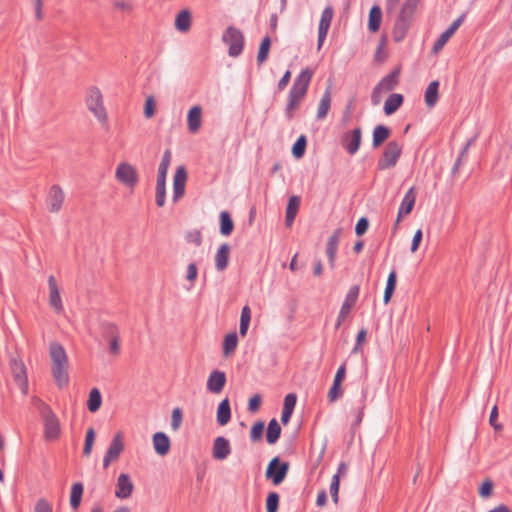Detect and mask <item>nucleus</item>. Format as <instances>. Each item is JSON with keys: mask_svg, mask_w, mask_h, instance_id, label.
<instances>
[{"mask_svg": "<svg viewBox=\"0 0 512 512\" xmlns=\"http://www.w3.org/2000/svg\"><path fill=\"white\" fill-rule=\"evenodd\" d=\"M231 419V408L228 398L222 400L217 408V422L221 426H225Z\"/></svg>", "mask_w": 512, "mask_h": 512, "instance_id": "nucleus-28", "label": "nucleus"}, {"mask_svg": "<svg viewBox=\"0 0 512 512\" xmlns=\"http://www.w3.org/2000/svg\"><path fill=\"white\" fill-rule=\"evenodd\" d=\"M198 277V268L195 263H190L186 269L185 279L190 283L187 290H191L194 287V283Z\"/></svg>", "mask_w": 512, "mask_h": 512, "instance_id": "nucleus-45", "label": "nucleus"}, {"mask_svg": "<svg viewBox=\"0 0 512 512\" xmlns=\"http://www.w3.org/2000/svg\"><path fill=\"white\" fill-rule=\"evenodd\" d=\"M312 76L313 71L309 68H305L295 78L289 91L288 101L285 108V115L289 120L294 117L295 111L299 108L302 100L304 99Z\"/></svg>", "mask_w": 512, "mask_h": 512, "instance_id": "nucleus-1", "label": "nucleus"}, {"mask_svg": "<svg viewBox=\"0 0 512 512\" xmlns=\"http://www.w3.org/2000/svg\"><path fill=\"white\" fill-rule=\"evenodd\" d=\"M261 404V396L259 394H255L249 399L248 410L250 412H256Z\"/></svg>", "mask_w": 512, "mask_h": 512, "instance_id": "nucleus-59", "label": "nucleus"}, {"mask_svg": "<svg viewBox=\"0 0 512 512\" xmlns=\"http://www.w3.org/2000/svg\"><path fill=\"white\" fill-rule=\"evenodd\" d=\"M464 15H461L460 17H458L447 29L446 31L451 35L453 36L454 33L457 31V29L460 27V25L462 24L463 20H464Z\"/></svg>", "mask_w": 512, "mask_h": 512, "instance_id": "nucleus-63", "label": "nucleus"}, {"mask_svg": "<svg viewBox=\"0 0 512 512\" xmlns=\"http://www.w3.org/2000/svg\"><path fill=\"white\" fill-rule=\"evenodd\" d=\"M411 21L412 20L401 15L397 17L392 31V37L395 42L403 41L410 28Z\"/></svg>", "mask_w": 512, "mask_h": 512, "instance_id": "nucleus-24", "label": "nucleus"}, {"mask_svg": "<svg viewBox=\"0 0 512 512\" xmlns=\"http://www.w3.org/2000/svg\"><path fill=\"white\" fill-rule=\"evenodd\" d=\"M225 384V373L219 370H214L208 376L206 387L209 392L213 394H219L222 392Z\"/></svg>", "mask_w": 512, "mask_h": 512, "instance_id": "nucleus-20", "label": "nucleus"}, {"mask_svg": "<svg viewBox=\"0 0 512 512\" xmlns=\"http://www.w3.org/2000/svg\"><path fill=\"white\" fill-rule=\"evenodd\" d=\"M359 295V286L354 285L352 286L346 297L345 300L341 306L338 319H337V327L341 325L342 321L349 315L352 307L355 305L357 298Z\"/></svg>", "mask_w": 512, "mask_h": 512, "instance_id": "nucleus-14", "label": "nucleus"}, {"mask_svg": "<svg viewBox=\"0 0 512 512\" xmlns=\"http://www.w3.org/2000/svg\"><path fill=\"white\" fill-rule=\"evenodd\" d=\"M297 397L293 393H289L284 398V406L283 409L290 410L293 412L296 405Z\"/></svg>", "mask_w": 512, "mask_h": 512, "instance_id": "nucleus-57", "label": "nucleus"}, {"mask_svg": "<svg viewBox=\"0 0 512 512\" xmlns=\"http://www.w3.org/2000/svg\"><path fill=\"white\" fill-rule=\"evenodd\" d=\"M279 504V495L276 492L269 493L266 500L267 512H277Z\"/></svg>", "mask_w": 512, "mask_h": 512, "instance_id": "nucleus-47", "label": "nucleus"}, {"mask_svg": "<svg viewBox=\"0 0 512 512\" xmlns=\"http://www.w3.org/2000/svg\"><path fill=\"white\" fill-rule=\"evenodd\" d=\"M452 36L445 30L433 45V52H440Z\"/></svg>", "mask_w": 512, "mask_h": 512, "instance_id": "nucleus-48", "label": "nucleus"}, {"mask_svg": "<svg viewBox=\"0 0 512 512\" xmlns=\"http://www.w3.org/2000/svg\"><path fill=\"white\" fill-rule=\"evenodd\" d=\"M341 236V230L337 229L333 232V234L329 237L327 241L326 253L328 256L329 264L331 268L335 266V259L338 249V243Z\"/></svg>", "mask_w": 512, "mask_h": 512, "instance_id": "nucleus-25", "label": "nucleus"}, {"mask_svg": "<svg viewBox=\"0 0 512 512\" xmlns=\"http://www.w3.org/2000/svg\"><path fill=\"white\" fill-rule=\"evenodd\" d=\"M396 272L393 270L389 273L388 275V279H387V283H386V288H385V291H384V297H383V301L385 304H387L392 295H393V292L395 290V287H396Z\"/></svg>", "mask_w": 512, "mask_h": 512, "instance_id": "nucleus-42", "label": "nucleus"}, {"mask_svg": "<svg viewBox=\"0 0 512 512\" xmlns=\"http://www.w3.org/2000/svg\"><path fill=\"white\" fill-rule=\"evenodd\" d=\"M155 114V100L149 96L145 101L144 115L146 118H152Z\"/></svg>", "mask_w": 512, "mask_h": 512, "instance_id": "nucleus-55", "label": "nucleus"}, {"mask_svg": "<svg viewBox=\"0 0 512 512\" xmlns=\"http://www.w3.org/2000/svg\"><path fill=\"white\" fill-rule=\"evenodd\" d=\"M48 287H49V304L52 309L57 313H61L63 311V303L60 296V291L56 282V279L53 275L48 277Z\"/></svg>", "mask_w": 512, "mask_h": 512, "instance_id": "nucleus-18", "label": "nucleus"}, {"mask_svg": "<svg viewBox=\"0 0 512 512\" xmlns=\"http://www.w3.org/2000/svg\"><path fill=\"white\" fill-rule=\"evenodd\" d=\"M115 178L126 188L133 190L138 183L136 168L128 162H120L115 170Z\"/></svg>", "mask_w": 512, "mask_h": 512, "instance_id": "nucleus-7", "label": "nucleus"}, {"mask_svg": "<svg viewBox=\"0 0 512 512\" xmlns=\"http://www.w3.org/2000/svg\"><path fill=\"white\" fill-rule=\"evenodd\" d=\"M182 422V411L180 408H175L172 411V417H171V428L174 431H177L180 428Z\"/></svg>", "mask_w": 512, "mask_h": 512, "instance_id": "nucleus-53", "label": "nucleus"}, {"mask_svg": "<svg viewBox=\"0 0 512 512\" xmlns=\"http://www.w3.org/2000/svg\"><path fill=\"white\" fill-rule=\"evenodd\" d=\"M222 40L229 46L228 54L231 57H238L244 47L243 33L234 26H229L223 33Z\"/></svg>", "mask_w": 512, "mask_h": 512, "instance_id": "nucleus-5", "label": "nucleus"}, {"mask_svg": "<svg viewBox=\"0 0 512 512\" xmlns=\"http://www.w3.org/2000/svg\"><path fill=\"white\" fill-rule=\"evenodd\" d=\"M342 396V389L340 383L333 382L329 392H328V399L330 402H335Z\"/></svg>", "mask_w": 512, "mask_h": 512, "instance_id": "nucleus-50", "label": "nucleus"}, {"mask_svg": "<svg viewBox=\"0 0 512 512\" xmlns=\"http://www.w3.org/2000/svg\"><path fill=\"white\" fill-rule=\"evenodd\" d=\"M134 490V484L130 476L126 473H121L116 482L115 496L118 499H128Z\"/></svg>", "mask_w": 512, "mask_h": 512, "instance_id": "nucleus-16", "label": "nucleus"}, {"mask_svg": "<svg viewBox=\"0 0 512 512\" xmlns=\"http://www.w3.org/2000/svg\"><path fill=\"white\" fill-rule=\"evenodd\" d=\"M420 0H405L399 15L412 20Z\"/></svg>", "mask_w": 512, "mask_h": 512, "instance_id": "nucleus-43", "label": "nucleus"}, {"mask_svg": "<svg viewBox=\"0 0 512 512\" xmlns=\"http://www.w3.org/2000/svg\"><path fill=\"white\" fill-rule=\"evenodd\" d=\"M43 418L45 438L48 440L57 439L60 435V423L56 415L50 410L49 407H45Z\"/></svg>", "mask_w": 512, "mask_h": 512, "instance_id": "nucleus-10", "label": "nucleus"}, {"mask_svg": "<svg viewBox=\"0 0 512 512\" xmlns=\"http://www.w3.org/2000/svg\"><path fill=\"white\" fill-rule=\"evenodd\" d=\"M402 148V145L398 141L388 142L382 156L378 160V168L380 170H386L394 167L402 154Z\"/></svg>", "mask_w": 512, "mask_h": 512, "instance_id": "nucleus-6", "label": "nucleus"}, {"mask_svg": "<svg viewBox=\"0 0 512 512\" xmlns=\"http://www.w3.org/2000/svg\"><path fill=\"white\" fill-rule=\"evenodd\" d=\"M291 78V72L288 70L284 73L282 78L278 82V89L282 91L289 83Z\"/></svg>", "mask_w": 512, "mask_h": 512, "instance_id": "nucleus-64", "label": "nucleus"}, {"mask_svg": "<svg viewBox=\"0 0 512 512\" xmlns=\"http://www.w3.org/2000/svg\"><path fill=\"white\" fill-rule=\"evenodd\" d=\"M399 74H400V70L399 69H395L392 73H390L389 75L385 76L377 84V86H379L383 92H388V91L393 90L397 86V84H398Z\"/></svg>", "mask_w": 512, "mask_h": 512, "instance_id": "nucleus-30", "label": "nucleus"}, {"mask_svg": "<svg viewBox=\"0 0 512 512\" xmlns=\"http://www.w3.org/2000/svg\"><path fill=\"white\" fill-rule=\"evenodd\" d=\"M334 17V10L331 6H327L322 14L319 21V27H318V43H317V49L320 50L323 46V43L326 39V36L328 34V31L331 26V22Z\"/></svg>", "mask_w": 512, "mask_h": 512, "instance_id": "nucleus-12", "label": "nucleus"}, {"mask_svg": "<svg viewBox=\"0 0 512 512\" xmlns=\"http://www.w3.org/2000/svg\"><path fill=\"white\" fill-rule=\"evenodd\" d=\"M438 88V81H432L426 88L424 99L429 108L434 107L438 101Z\"/></svg>", "mask_w": 512, "mask_h": 512, "instance_id": "nucleus-33", "label": "nucleus"}, {"mask_svg": "<svg viewBox=\"0 0 512 512\" xmlns=\"http://www.w3.org/2000/svg\"><path fill=\"white\" fill-rule=\"evenodd\" d=\"M289 470L288 462H281L278 457L273 458L268 464L266 477L271 479L274 485H279L285 479Z\"/></svg>", "mask_w": 512, "mask_h": 512, "instance_id": "nucleus-8", "label": "nucleus"}, {"mask_svg": "<svg viewBox=\"0 0 512 512\" xmlns=\"http://www.w3.org/2000/svg\"><path fill=\"white\" fill-rule=\"evenodd\" d=\"M84 487L82 483L77 482L72 485L70 494V505L73 509H77L80 505Z\"/></svg>", "mask_w": 512, "mask_h": 512, "instance_id": "nucleus-38", "label": "nucleus"}, {"mask_svg": "<svg viewBox=\"0 0 512 512\" xmlns=\"http://www.w3.org/2000/svg\"><path fill=\"white\" fill-rule=\"evenodd\" d=\"M403 103V96L398 93L391 94L384 104V112L386 115L395 113Z\"/></svg>", "mask_w": 512, "mask_h": 512, "instance_id": "nucleus-31", "label": "nucleus"}, {"mask_svg": "<svg viewBox=\"0 0 512 512\" xmlns=\"http://www.w3.org/2000/svg\"><path fill=\"white\" fill-rule=\"evenodd\" d=\"M191 13L189 10H181L175 18V28L179 32H187L191 27Z\"/></svg>", "mask_w": 512, "mask_h": 512, "instance_id": "nucleus-29", "label": "nucleus"}, {"mask_svg": "<svg viewBox=\"0 0 512 512\" xmlns=\"http://www.w3.org/2000/svg\"><path fill=\"white\" fill-rule=\"evenodd\" d=\"M109 333L111 335L110 341H109V350L110 353L114 356H118L120 353V341H119V334L114 326L109 327Z\"/></svg>", "mask_w": 512, "mask_h": 512, "instance_id": "nucleus-41", "label": "nucleus"}, {"mask_svg": "<svg viewBox=\"0 0 512 512\" xmlns=\"http://www.w3.org/2000/svg\"><path fill=\"white\" fill-rule=\"evenodd\" d=\"M113 7L123 12H131L133 10V4L128 0H113Z\"/></svg>", "mask_w": 512, "mask_h": 512, "instance_id": "nucleus-54", "label": "nucleus"}, {"mask_svg": "<svg viewBox=\"0 0 512 512\" xmlns=\"http://www.w3.org/2000/svg\"><path fill=\"white\" fill-rule=\"evenodd\" d=\"M339 486H340L339 474H335L333 476L331 484H330V493H331L332 499L335 503L338 502Z\"/></svg>", "mask_w": 512, "mask_h": 512, "instance_id": "nucleus-52", "label": "nucleus"}, {"mask_svg": "<svg viewBox=\"0 0 512 512\" xmlns=\"http://www.w3.org/2000/svg\"><path fill=\"white\" fill-rule=\"evenodd\" d=\"M330 107H331V95H330V91L326 90L319 102V105H318L317 116H316L317 119L323 120L327 116V114L330 110Z\"/></svg>", "mask_w": 512, "mask_h": 512, "instance_id": "nucleus-35", "label": "nucleus"}, {"mask_svg": "<svg viewBox=\"0 0 512 512\" xmlns=\"http://www.w3.org/2000/svg\"><path fill=\"white\" fill-rule=\"evenodd\" d=\"M231 453V445L228 439L223 436L215 438L212 447V457L215 460H225Z\"/></svg>", "mask_w": 512, "mask_h": 512, "instance_id": "nucleus-19", "label": "nucleus"}, {"mask_svg": "<svg viewBox=\"0 0 512 512\" xmlns=\"http://www.w3.org/2000/svg\"><path fill=\"white\" fill-rule=\"evenodd\" d=\"M234 224L227 211L220 213V233L224 236H228L233 231Z\"/></svg>", "mask_w": 512, "mask_h": 512, "instance_id": "nucleus-39", "label": "nucleus"}, {"mask_svg": "<svg viewBox=\"0 0 512 512\" xmlns=\"http://www.w3.org/2000/svg\"><path fill=\"white\" fill-rule=\"evenodd\" d=\"M153 448L159 456H165L169 453L171 442L169 437L163 432H156L152 437Z\"/></svg>", "mask_w": 512, "mask_h": 512, "instance_id": "nucleus-23", "label": "nucleus"}, {"mask_svg": "<svg viewBox=\"0 0 512 512\" xmlns=\"http://www.w3.org/2000/svg\"><path fill=\"white\" fill-rule=\"evenodd\" d=\"M382 21V11L379 6H373L369 12L368 29L371 32L379 30Z\"/></svg>", "mask_w": 512, "mask_h": 512, "instance_id": "nucleus-34", "label": "nucleus"}, {"mask_svg": "<svg viewBox=\"0 0 512 512\" xmlns=\"http://www.w3.org/2000/svg\"><path fill=\"white\" fill-rule=\"evenodd\" d=\"M237 344H238V337L235 332L229 333L228 335H226L224 338V343H223V354L225 356H228L231 353H233L237 347Z\"/></svg>", "mask_w": 512, "mask_h": 512, "instance_id": "nucleus-40", "label": "nucleus"}, {"mask_svg": "<svg viewBox=\"0 0 512 512\" xmlns=\"http://www.w3.org/2000/svg\"><path fill=\"white\" fill-rule=\"evenodd\" d=\"M202 125V108L199 105L191 107L187 114V128L192 134L197 133Z\"/></svg>", "mask_w": 512, "mask_h": 512, "instance_id": "nucleus-21", "label": "nucleus"}, {"mask_svg": "<svg viewBox=\"0 0 512 512\" xmlns=\"http://www.w3.org/2000/svg\"><path fill=\"white\" fill-rule=\"evenodd\" d=\"M416 201V191L414 187H411L405 194L404 198L399 207L398 217L396 220V225L400 222L401 217L403 215H408L411 213Z\"/></svg>", "mask_w": 512, "mask_h": 512, "instance_id": "nucleus-22", "label": "nucleus"}, {"mask_svg": "<svg viewBox=\"0 0 512 512\" xmlns=\"http://www.w3.org/2000/svg\"><path fill=\"white\" fill-rule=\"evenodd\" d=\"M422 237H423V233H422V230L421 229H418L414 236H413V239H412V243H411V252H416L417 249L419 248V245L421 243V240H422Z\"/></svg>", "mask_w": 512, "mask_h": 512, "instance_id": "nucleus-61", "label": "nucleus"}, {"mask_svg": "<svg viewBox=\"0 0 512 512\" xmlns=\"http://www.w3.org/2000/svg\"><path fill=\"white\" fill-rule=\"evenodd\" d=\"M124 450L123 435L118 432L114 435L106 453L103 458V466L107 468L111 462L117 460Z\"/></svg>", "mask_w": 512, "mask_h": 512, "instance_id": "nucleus-11", "label": "nucleus"}, {"mask_svg": "<svg viewBox=\"0 0 512 512\" xmlns=\"http://www.w3.org/2000/svg\"><path fill=\"white\" fill-rule=\"evenodd\" d=\"M85 105L101 126L108 129V113L104 106L103 94L97 86H91L88 88L85 97Z\"/></svg>", "mask_w": 512, "mask_h": 512, "instance_id": "nucleus-3", "label": "nucleus"}, {"mask_svg": "<svg viewBox=\"0 0 512 512\" xmlns=\"http://www.w3.org/2000/svg\"><path fill=\"white\" fill-rule=\"evenodd\" d=\"M263 430H264V423L259 421V422H256L252 428H251V432H250V437H251V440L252 441H258L261 439L262 437V433H263Z\"/></svg>", "mask_w": 512, "mask_h": 512, "instance_id": "nucleus-51", "label": "nucleus"}, {"mask_svg": "<svg viewBox=\"0 0 512 512\" xmlns=\"http://www.w3.org/2000/svg\"><path fill=\"white\" fill-rule=\"evenodd\" d=\"M390 136V129L384 125H377L373 130L372 145L374 148L379 147Z\"/></svg>", "mask_w": 512, "mask_h": 512, "instance_id": "nucleus-32", "label": "nucleus"}, {"mask_svg": "<svg viewBox=\"0 0 512 512\" xmlns=\"http://www.w3.org/2000/svg\"><path fill=\"white\" fill-rule=\"evenodd\" d=\"M187 172L183 166H179L173 178V201L177 202L185 193Z\"/></svg>", "mask_w": 512, "mask_h": 512, "instance_id": "nucleus-17", "label": "nucleus"}, {"mask_svg": "<svg viewBox=\"0 0 512 512\" xmlns=\"http://www.w3.org/2000/svg\"><path fill=\"white\" fill-rule=\"evenodd\" d=\"M10 366L15 383L21 390L22 394L26 395L28 393V380L25 364L21 359L12 358Z\"/></svg>", "mask_w": 512, "mask_h": 512, "instance_id": "nucleus-9", "label": "nucleus"}, {"mask_svg": "<svg viewBox=\"0 0 512 512\" xmlns=\"http://www.w3.org/2000/svg\"><path fill=\"white\" fill-rule=\"evenodd\" d=\"M65 194L59 185H52L47 195V207L52 213H57L61 210L64 203Z\"/></svg>", "mask_w": 512, "mask_h": 512, "instance_id": "nucleus-13", "label": "nucleus"}, {"mask_svg": "<svg viewBox=\"0 0 512 512\" xmlns=\"http://www.w3.org/2000/svg\"><path fill=\"white\" fill-rule=\"evenodd\" d=\"M171 162V152L166 150L162 156L158 167L157 183H156V204L159 207L164 206L166 199V176Z\"/></svg>", "mask_w": 512, "mask_h": 512, "instance_id": "nucleus-4", "label": "nucleus"}, {"mask_svg": "<svg viewBox=\"0 0 512 512\" xmlns=\"http://www.w3.org/2000/svg\"><path fill=\"white\" fill-rule=\"evenodd\" d=\"M270 45H271L270 38L268 36L263 38V40L261 41L260 47H259L258 55H257V62L259 65H261L263 62L266 61V59L268 57L269 50H270Z\"/></svg>", "mask_w": 512, "mask_h": 512, "instance_id": "nucleus-44", "label": "nucleus"}, {"mask_svg": "<svg viewBox=\"0 0 512 512\" xmlns=\"http://www.w3.org/2000/svg\"><path fill=\"white\" fill-rule=\"evenodd\" d=\"M368 226H369V222H368L367 218H365V217L360 218L355 227L356 234L358 236L363 235L364 233H366Z\"/></svg>", "mask_w": 512, "mask_h": 512, "instance_id": "nucleus-58", "label": "nucleus"}, {"mask_svg": "<svg viewBox=\"0 0 512 512\" xmlns=\"http://www.w3.org/2000/svg\"><path fill=\"white\" fill-rule=\"evenodd\" d=\"M300 207V198L298 196H292L288 200L285 216L286 226H291Z\"/></svg>", "mask_w": 512, "mask_h": 512, "instance_id": "nucleus-27", "label": "nucleus"}, {"mask_svg": "<svg viewBox=\"0 0 512 512\" xmlns=\"http://www.w3.org/2000/svg\"><path fill=\"white\" fill-rule=\"evenodd\" d=\"M102 404L101 393L97 388L91 389L89 393V399L87 402V408L90 412L94 413L99 410Z\"/></svg>", "mask_w": 512, "mask_h": 512, "instance_id": "nucleus-37", "label": "nucleus"}, {"mask_svg": "<svg viewBox=\"0 0 512 512\" xmlns=\"http://www.w3.org/2000/svg\"><path fill=\"white\" fill-rule=\"evenodd\" d=\"M34 512H53L52 504L47 499L40 498L35 503Z\"/></svg>", "mask_w": 512, "mask_h": 512, "instance_id": "nucleus-49", "label": "nucleus"}, {"mask_svg": "<svg viewBox=\"0 0 512 512\" xmlns=\"http://www.w3.org/2000/svg\"><path fill=\"white\" fill-rule=\"evenodd\" d=\"M493 484L490 480H486L482 483L479 488V495L483 498H487L492 494Z\"/></svg>", "mask_w": 512, "mask_h": 512, "instance_id": "nucleus-56", "label": "nucleus"}, {"mask_svg": "<svg viewBox=\"0 0 512 512\" xmlns=\"http://www.w3.org/2000/svg\"><path fill=\"white\" fill-rule=\"evenodd\" d=\"M362 139V130L360 127L353 129L350 132H347L342 139L343 147L350 155H354L361 144Z\"/></svg>", "mask_w": 512, "mask_h": 512, "instance_id": "nucleus-15", "label": "nucleus"}, {"mask_svg": "<svg viewBox=\"0 0 512 512\" xmlns=\"http://www.w3.org/2000/svg\"><path fill=\"white\" fill-rule=\"evenodd\" d=\"M385 92H383L381 90V88L379 86L376 85V87L373 89L372 91V94H371V102L373 105H378L380 104L381 100H382V96Z\"/></svg>", "mask_w": 512, "mask_h": 512, "instance_id": "nucleus-60", "label": "nucleus"}, {"mask_svg": "<svg viewBox=\"0 0 512 512\" xmlns=\"http://www.w3.org/2000/svg\"><path fill=\"white\" fill-rule=\"evenodd\" d=\"M230 246L227 243L220 245L215 255V267L217 271H223L227 268L229 262Z\"/></svg>", "mask_w": 512, "mask_h": 512, "instance_id": "nucleus-26", "label": "nucleus"}, {"mask_svg": "<svg viewBox=\"0 0 512 512\" xmlns=\"http://www.w3.org/2000/svg\"><path fill=\"white\" fill-rule=\"evenodd\" d=\"M49 354L51 358L52 375L59 387L68 384V357L63 346L57 342H53L49 346Z\"/></svg>", "mask_w": 512, "mask_h": 512, "instance_id": "nucleus-2", "label": "nucleus"}, {"mask_svg": "<svg viewBox=\"0 0 512 512\" xmlns=\"http://www.w3.org/2000/svg\"><path fill=\"white\" fill-rule=\"evenodd\" d=\"M464 15H461L460 17H458L447 29L446 31L451 35L453 36L454 33L457 31V29L460 27V25L462 24L463 20H464Z\"/></svg>", "mask_w": 512, "mask_h": 512, "instance_id": "nucleus-62", "label": "nucleus"}, {"mask_svg": "<svg viewBox=\"0 0 512 512\" xmlns=\"http://www.w3.org/2000/svg\"><path fill=\"white\" fill-rule=\"evenodd\" d=\"M306 137L304 135H301L297 141L294 143L292 148V153L296 158H300L304 155L305 148H306Z\"/></svg>", "mask_w": 512, "mask_h": 512, "instance_id": "nucleus-46", "label": "nucleus"}, {"mask_svg": "<svg viewBox=\"0 0 512 512\" xmlns=\"http://www.w3.org/2000/svg\"><path fill=\"white\" fill-rule=\"evenodd\" d=\"M281 434V427L276 419H272L267 428L266 440L269 444L277 442Z\"/></svg>", "mask_w": 512, "mask_h": 512, "instance_id": "nucleus-36", "label": "nucleus"}]
</instances>
